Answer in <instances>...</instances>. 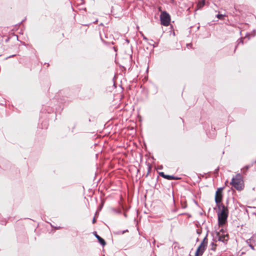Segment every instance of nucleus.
<instances>
[{"mask_svg":"<svg viewBox=\"0 0 256 256\" xmlns=\"http://www.w3.org/2000/svg\"><path fill=\"white\" fill-rule=\"evenodd\" d=\"M223 190H224V188H218V190L216 192L215 202H216V204H217L218 206V205L222 204H220V202H222V198Z\"/></svg>","mask_w":256,"mask_h":256,"instance_id":"obj_5","label":"nucleus"},{"mask_svg":"<svg viewBox=\"0 0 256 256\" xmlns=\"http://www.w3.org/2000/svg\"><path fill=\"white\" fill-rule=\"evenodd\" d=\"M216 18H218L220 20H223L224 16L222 14H218L216 15Z\"/></svg>","mask_w":256,"mask_h":256,"instance_id":"obj_12","label":"nucleus"},{"mask_svg":"<svg viewBox=\"0 0 256 256\" xmlns=\"http://www.w3.org/2000/svg\"><path fill=\"white\" fill-rule=\"evenodd\" d=\"M96 222V218H94L92 220V223L94 224Z\"/></svg>","mask_w":256,"mask_h":256,"instance_id":"obj_17","label":"nucleus"},{"mask_svg":"<svg viewBox=\"0 0 256 256\" xmlns=\"http://www.w3.org/2000/svg\"><path fill=\"white\" fill-rule=\"evenodd\" d=\"M253 244V243H252V242H251L250 243V242H249V243H248V245L249 246V244Z\"/></svg>","mask_w":256,"mask_h":256,"instance_id":"obj_18","label":"nucleus"},{"mask_svg":"<svg viewBox=\"0 0 256 256\" xmlns=\"http://www.w3.org/2000/svg\"><path fill=\"white\" fill-rule=\"evenodd\" d=\"M160 20L162 25L168 26L170 24V16L166 11H163L160 15Z\"/></svg>","mask_w":256,"mask_h":256,"instance_id":"obj_3","label":"nucleus"},{"mask_svg":"<svg viewBox=\"0 0 256 256\" xmlns=\"http://www.w3.org/2000/svg\"><path fill=\"white\" fill-rule=\"evenodd\" d=\"M164 176H165L164 178H165L168 180H178V178H176L173 176L166 174Z\"/></svg>","mask_w":256,"mask_h":256,"instance_id":"obj_10","label":"nucleus"},{"mask_svg":"<svg viewBox=\"0 0 256 256\" xmlns=\"http://www.w3.org/2000/svg\"><path fill=\"white\" fill-rule=\"evenodd\" d=\"M218 208L220 210V212L218 214V224L220 226H222L226 222L228 210L227 207L225 206L223 204L218 205Z\"/></svg>","mask_w":256,"mask_h":256,"instance_id":"obj_1","label":"nucleus"},{"mask_svg":"<svg viewBox=\"0 0 256 256\" xmlns=\"http://www.w3.org/2000/svg\"><path fill=\"white\" fill-rule=\"evenodd\" d=\"M216 238L218 241L225 242L228 240V236L224 234L223 229H222L220 232H216Z\"/></svg>","mask_w":256,"mask_h":256,"instance_id":"obj_6","label":"nucleus"},{"mask_svg":"<svg viewBox=\"0 0 256 256\" xmlns=\"http://www.w3.org/2000/svg\"><path fill=\"white\" fill-rule=\"evenodd\" d=\"M210 250H213V251H214L216 250V246L217 245L214 243V242H212L211 244H210Z\"/></svg>","mask_w":256,"mask_h":256,"instance_id":"obj_11","label":"nucleus"},{"mask_svg":"<svg viewBox=\"0 0 256 256\" xmlns=\"http://www.w3.org/2000/svg\"><path fill=\"white\" fill-rule=\"evenodd\" d=\"M251 242L254 244H256V236H254L246 240L247 244H248L249 242L250 243Z\"/></svg>","mask_w":256,"mask_h":256,"instance_id":"obj_9","label":"nucleus"},{"mask_svg":"<svg viewBox=\"0 0 256 256\" xmlns=\"http://www.w3.org/2000/svg\"><path fill=\"white\" fill-rule=\"evenodd\" d=\"M142 38H143V39L144 40H145L146 41L148 40V38L144 36L143 34H142Z\"/></svg>","mask_w":256,"mask_h":256,"instance_id":"obj_16","label":"nucleus"},{"mask_svg":"<svg viewBox=\"0 0 256 256\" xmlns=\"http://www.w3.org/2000/svg\"><path fill=\"white\" fill-rule=\"evenodd\" d=\"M208 244V239L206 237H205L202 242L200 243V245L198 248L194 256H202L204 250H206V247L207 246Z\"/></svg>","mask_w":256,"mask_h":256,"instance_id":"obj_4","label":"nucleus"},{"mask_svg":"<svg viewBox=\"0 0 256 256\" xmlns=\"http://www.w3.org/2000/svg\"><path fill=\"white\" fill-rule=\"evenodd\" d=\"M126 231H123L122 232H116V234H124L125 232Z\"/></svg>","mask_w":256,"mask_h":256,"instance_id":"obj_15","label":"nucleus"},{"mask_svg":"<svg viewBox=\"0 0 256 256\" xmlns=\"http://www.w3.org/2000/svg\"><path fill=\"white\" fill-rule=\"evenodd\" d=\"M230 184L238 191L242 190L244 188L242 176L240 174H237L235 177L232 178Z\"/></svg>","mask_w":256,"mask_h":256,"instance_id":"obj_2","label":"nucleus"},{"mask_svg":"<svg viewBox=\"0 0 256 256\" xmlns=\"http://www.w3.org/2000/svg\"><path fill=\"white\" fill-rule=\"evenodd\" d=\"M96 237L97 238V239L98 240V242H100V243L102 246H104L106 244V242H105V240L102 238L100 236H99L97 234H96Z\"/></svg>","mask_w":256,"mask_h":256,"instance_id":"obj_7","label":"nucleus"},{"mask_svg":"<svg viewBox=\"0 0 256 256\" xmlns=\"http://www.w3.org/2000/svg\"><path fill=\"white\" fill-rule=\"evenodd\" d=\"M160 175L161 176H162V177H163V178H164V176H165L166 174H164V172H160Z\"/></svg>","mask_w":256,"mask_h":256,"instance_id":"obj_13","label":"nucleus"},{"mask_svg":"<svg viewBox=\"0 0 256 256\" xmlns=\"http://www.w3.org/2000/svg\"><path fill=\"white\" fill-rule=\"evenodd\" d=\"M249 246L252 248V250H254V246H253L252 244H249Z\"/></svg>","mask_w":256,"mask_h":256,"instance_id":"obj_14","label":"nucleus"},{"mask_svg":"<svg viewBox=\"0 0 256 256\" xmlns=\"http://www.w3.org/2000/svg\"><path fill=\"white\" fill-rule=\"evenodd\" d=\"M205 4V0H202L198 2L197 7L198 9L202 8Z\"/></svg>","mask_w":256,"mask_h":256,"instance_id":"obj_8","label":"nucleus"}]
</instances>
